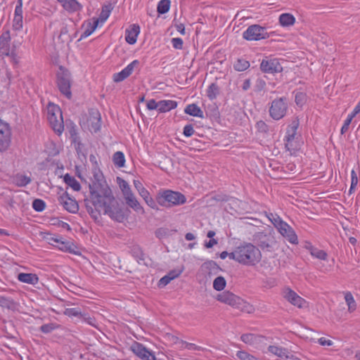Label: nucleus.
<instances>
[{"label":"nucleus","mask_w":360,"mask_h":360,"mask_svg":"<svg viewBox=\"0 0 360 360\" xmlns=\"http://www.w3.org/2000/svg\"><path fill=\"white\" fill-rule=\"evenodd\" d=\"M89 184V195L84 199L88 213L97 220L103 212L112 219L122 222L125 219L123 210L112 195V191L101 175H95Z\"/></svg>","instance_id":"obj_1"},{"label":"nucleus","mask_w":360,"mask_h":360,"mask_svg":"<svg viewBox=\"0 0 360 360\" xmlns=\"http://www.w3.org/2000/svg\"><path fill=\"white\" fill-rule=\"evenodd\" d=\"M22 1L18 0V4L15 6L14 18L13 20L12 29L11 31L7 30L2 33L0 36V57L11 56L13 62L15 64L20 63V57H17L15 53L12 51H9L8 41L11 39H14L21 33L22 27Z\"/></svg>","instance_id":"obj_2"},{"label":"nucleus","mask_w":360,"mask_h":360,"mask_svg":"<svg viewBox=\"0 0 360 360\" xmlns=\"http://www.w3.org/2000/svg\"><path fill=\"white\" fill-rule=\"evenodd\" d=\"M238 248L240 264L246 266H255L260 262L262 258L261 252L259 248L252 243H245Z\"/></svg>","instance_id":"obj_3"},{"label":"nucleus","mask_w":360,"mask_h":360,"mask_svg":"<svg viewBox=\"0 0 360 360\" xmlns=\"http://www.w3.org/2000/svg\"><path fill=\"white\" fill-rule=\"evenodd\" d=\"M158 203L166 207L183 205L186 202V197L179 192L166 190L160 192L156 197Z\"/></svg>","instance_id":"obj_4"},{"label":"nucleus","mask_w":360,"mask_h":360,"mask_svg":"<svg viewBox=\"0 0 360 360\" xmlns=\"http://www.w3.org/2000/svg\"><path fill=\"white\" fill-rule=\"evenodd\" d=\"M80 124L91 132L98 131L101 127V117L99 111L94 108L90 109L88 115L81 119Z\"/></svg>","instance_id":"obj_5"},{"label":"nucleus","mask_w":360,"mask_h":360,"mask_svg":"<svg viewBox=\"0 0 360 360\" xmlns=\"http://www.w3.org/2000/svg\"><path fill=\"white\" fill-rule=\"evenodd\" d=\"M57 84L61 94L70 99L72 96L70 75L68 70L62 66L59 68L57 72Z\"/></svg>","instance_id":"obj_6"},{"label":"nucleus","mask_w":360,"mask_h":360,"mask_svg":"<svg viewBox=\"0 0 360 360\" xmlns=\"http://www.w3.org/2000/svg\"><path fill=\"white\" fill-rule=\"evenodd\" d=\"M243 37L245 39L248 41H258L268 38L269 34L264 27H262L259 25H252L249 26L243 32Z\"/></svg>","instance_id":"obj_7"},{"label":"nucleus","mask_w":360,"mask_h":360,"mask_svg":"<svg viewBox=\"0 0 360 360\" xmlns=\"http://www.w3.org/2000/svg\"><path fill=\"white\" fill-rule=\"evenodd\" d=\"M287 109L286 98H277L272 101L269 108V114L274 120H278L285 116Z\"/></svg>","instance_id":"obj_8"},{"label":"nucleus","mask_w":360,"mask_h":360,"mask_svg":"<svg viewBox=\"0 0 360 360\" xmlns=\"http://www.w3.org/2000/svg\"><path fill=\"white\" fill-rule=\"evenodd\" d=\"M12 141V131L10 125L0 120V152L8 149Z\"/></svg>","instance_id":"obj_9"},{"label":"nucleus","mask_w":360,"mask_h":360,"mask_svg":"<svg viewBox=\"0 0 360 360\" xmlns=\"http://www.w3.org/2000/svg\"><path fill=\"white\" fill-rule=\"evenodd\" d=\"M260 69L265 73H277L283 70V67L276 58L263 60L260 64Z\"/></svg>","instance_id":"obj_10"},{"label":"nucleus","mask_w":360,"mask_h":360,"mask_svg":"<svg viewBox=\"0 0 360 360\" xmlns=\"http://www.w3.org/2000/svg\"><path fill=\"white\" fill-rule=\"evenodd\" d=\"M59 202L63 205L64 209L71 213H76L79 210L77 202L71 198L70 195L65 192L58 198Z\"/></svg>","instance_id":"obj_11"},{"label":"nucleus","mask_w":360,"mask_h":360,"mask_svg":"<svg viewBox=\"0 0 360 360\" xmlns=\"http://www.w3.org/2000/svg\"><path fill=\"white\" fill-rule=\"evenodd\" d=\"M255 240L259 247L262 250L270 251L272 248V245L274 243V238L270 235L264 233H258L255 236Z\"/></svg>","instance_id":"obj_12"},{"label":"nucleus","mask_w":360,"mask_h":360,"mask_svg":"<svg viewBox=\"0 0 360 360\" xmlns=\"http://www.w3.org/2000/svg\"><path fill=\"white\" fill-rule=\"evenodd\" d=\"M278 230L290 243L292 244H297L298 243L297 235L287 223L280 222V226L278 228Z\"/></svg>","instance_id":"obj_13"},{"label":"nucleus","mask_w":360,"mask_h":360,"mask_svg":"<svg viewBox=\"0 0 360 360\" xmlns=\"http://www.w3.org/2000/svg\"><path fill=\"white\" fill-rule=\"evenodd\" d=\"M284 297L292 304L299 308H303L306 304V301L290 288L285 290Z\"/></svg>","instance_id":"obj_14"},{"label":"nucleus","mask_w":360,"mask_h":360,"mask_svg":"<svg viewBox=\"0 0 360 360\" xmlns=\"http://www.w3.org/2000/svg\"><path fill=\"white\" fill-rule=\"evenodd\" d=\"M139 62L137 60L132 61L124 69L118 73L113 75V80L115 82H120L127 78L134 71V68L139 65Z\"/></svg>","instance_id":"obj_15"},{"label":"nucleus","mask_w":360,"mask_h":360,"mask_svg":"<svg viewBox=\"0 0 360 360\" xmlns=\"http://www.w3.org/2000/svg\"><path fill=\"white\" fill-rule=\"evenodd\" d=\"M239 298V297L229 291H224L219 294L217 297L218 301L229 304L234 308L236 307Z\"/></svg>","instance_id":"obj_16"},{"label":"nucleus","mask_w":360,"mask_h":360,"mask_svg":"<svg viewBox=\"0 0 360 360\" xmlns=\"http://www.w3.org/2000/svg\"><path fill=\"white\" fill-rule=\"evenodd\" d=\"M201 270L209 276L217 275L221 269L213 260H208L201 265Z\"/></svg>","instance_id":"obj_17"},{"label":"nucleus","mask_w":360,"mask_h":360,"mask_svg":"<svg viewBox=\"0 0 360 360\" xmlns=\"http://www.w3.org/2000/svg\"><path fill=\"white\" fill-rule=\"evenodd\" d=\"M47 119L54 131H56L58 134H60L63 131L64 124L62 114H60V115H57V117H53L52 115H49V117Z\"/></svg>","instance_id":"obj_18"},{"label":"nucleus","mask_w":360,"mask_h":360,"mask_svg":"<svg viewBox=\"0 0 360 360\" xmlns=\"http://www.w3.org/2000/svg\"><path fill=\"white\" fill-rule=\"evenodd\" d=\"M140 32V27L137 25H133L129 30H127L125 39L129 44H134L136 41V38Z\"/></svg>","instance_id":"obj_19"},{"label":"nucleus","mask_w":360,"mask_h":360,"mask_svg":"<svg viewBox=\"0 0 360 360\" xmlns=\"http://www.w3.org/2000/svg\"><path fill=\"white\" fill-rule=\"evenodd\" d=\"M69 12H76L82 8V5L76 0H57Z\"/></svg>","instance_id":"obj_20"},{"label":"nucleus","mask_w":360,"mask_h":360,"mask_svg":"<svg viewBox=\"0 0 360 360\" xmlns=\"http://www.w3.org/2000/svg\"><path fill=\"white\" fill-rule=\"evenodd\" d=\"M268 351L276 356H278L280 358H285L289 359L290 357V353L289 351L283 347L275 346V345H270L268 347Z\"/></svg>","instance_id":"obj_21"},{"label":"nucleus","mask_w":360,"mask_h":360,"mask_svg":"<svg viewBox=\"0 0 360 360\" xmlns=\"http://www.w3.org/2000/svg\"><path fill=\"white\" fill-rule=\"evenodd\" d=\"M177 106V103L174 101L163 100L158 102V112H165L172 109H174Z\"/></svg>","instance_id":"obj_22"},{"label":"nucleus","mask_w":360,"mask_h":360,"mask_svg":"<svg viewBox=\"0 0 360 360\" xmlns=\"http://www.w3.org/2000/svg\"><path fill=\"white\" fill-rule=\"evenodd\" d=\"M235 308L248 314H252L255 311V309L252 304L247 302L240 297L239 298V300L238 301Z\"/></svg>","instance_id":"obj_23"},{"label":"nucleus","mask_w":360,"mask_h":360,"mask_svg":"<svg viewBox=\"0 0 360 360\" xmlns=\"http://www.w3.org/2000/svg\"><path fill=\"white\" fill-rule=\"evenodd\" d=\"M261 336L256 335L252 333H245L243 334L240 336V340L245 344L250 345H254L262 340Z\"/></svg>","instance_id":"obj_24"},{"label":"nucleus","mask_w":360,"mask_h":360,"mask_svg":"<svg viewBox=\"0 0 360 360\" xmlns=\"http://www.w3.org/2000/svg\"><path fill=\"white\" fill-rule=\"evenodd\" d=\"M184 112L190 115L198 117H203V112L196 104H190L186 106Z\"/></svg>","instance_id":"obj_25"},{"label":"nucleus","mask_w":360,"mask_h":360,"mask_svg":"<svg viewBox=\"0 0 360 360\" xmlns=\"http://www.w3.org/2000/svg\"><path fill=\"white\" fill-rule=\"evenodd\" d=\"M279 22L283 27L291 26L295 24V18L290 13H283L279 16Z\"/></svg>","instance_id":"obj_26"},{"label":"nucleus","mask_w":360,"mask_h":360,"mask_svg":"<svg viewBox=\"0 0 360 360\" xmlns=\"http://www.w3.org/2000/svg\"><path fill=\"white\" fill-rule=\"evenodd\" d=\"M98 25V20H94L93 23H91V22H88L86 23L84 31L81 34L79 40L91 35L94 32V31L96 29Z\"/></svg>","instance_id":"obj_27"},{"label":"nucleus","mask_w":360,"mask_h":360,"mask_svg":"<svg viewBox=\"0 0 360 360\" xmlns=\"http://www.w3.org/2000/svg\"><path fill=\"white\" fill-rule=\"evenodd\" d=\"M125 201L127 205L134 210L136 212H141V213H143V208L141 206L134 195L125 200Z\"/></svg>","instance_id":"obj_28"},{"label":"nucleus","mask_w":360,"mask_h":360,"mask_svg":"<svg viewBox=\"0 0 360 360\" xmlns=\"http://www.w3.org/2000/svg\"><path fill=\"white\" fill-rule=\"evenodd\" d=\"M49 240V243L52 244L51 242H55L58 244V248L64 252H71L72 248L71 245L68 242L62 241L60 238H55L51 237Z\"/></svg>","instance_id":"obj_29"},{"label":"nucleus","mask_w":360,"mask_h":360,"mask_svg":"<svg viewBox=\"0 0 360 360\" xmlns=\"http://www.w3.org/2000/svg\"><path fill=\"white\" fill-rule=\"evenodd\" d=\"M64 181L74 191H78L80 190L81 186L79 183L75 179V177L70 176V174H67L64 176Z\"/></svg>","instance_id":"obj_30"},{"label":"nucleus","mask_w":360,"mask_h":360,"mask_svg":"<svg viewBox=\"0 0 360 360\" xmlns=\"http://www.w3.org/2000/svg\"><path fill=\"white\" fill-rule=\"evenodd\" d=\"M112 161L117 167H122L124 165L125 158L124 153L121 151H117L112 156Z\"/></svg>","instance_id":"obj_31"},{"label":"nucleus","mask_w":360,"mask_h":360,"mask_svg":"<svg viewBox=\"0 0 360 360\" xmlns=\"http://www.w3.org/2000/svg\"><path fill=\"white\" fill-rule=\"evenodd\" d=\"M309 250L310 251V254L313 257L321 260L327 259L328 255L324 250L317 249L313 246H310Z\"/></svg>","instance_id":"obj_32"},{"label":"nucleus","mask_w":360,"mask_h":360,"mask_svg":"<svg viewBox=\"0 0 360 360\" xmlns=\"http://www.w3.org/2000/svg\"><path fill=\"white\" fill-rule=\"evenodd\" d=\"M345 300L348 306V310L350 312L354 311L356 308V302L353 297V295L350 292H347L345 295Z\"/></svg>","instance_id":"obj_33"},{"label":"nucleus","mask_w":360,"mask_h":360,"mask_svg":"<svg viewBox=\"0 0 360 360\" xmlns=\"http://www.w3.org/2000/svg\"><path fill=\"white\" fill-rule=\"evenodd\" d=\"M131 350L138 357L143 353L146 352V348L141 343L134 342L130 347Z\"/></svg>","instance_id":"obj_34"},{"label":"nucleus","mask_w":360,"mask_h":360,"mask_svg":"<svg viewBox=\"0 0 360 360\" xmlns=\"http://www.w3.org/2000/svg\"><path fill=\"white\" fill-rule=\"evenodd\" d=\"M226 284V281L223 276L217 277L213 282V288L217 291L222 290Z\"/></svg>","instance_id":"obj_35"},{"label":"nucleus","mask_w":360,"mask_h":360,"mask_svg":"<svg viewBox=\"0 0 360 360\" xmlns=\"http://www.w3.org/2000/svg\"><path fill=\"white\" fill-rule=\"evenodd\" d=\"M170 7L169 0H161L158 4V12L160 14H165L168 12Z\"/></svg>","instance_id":"obj_36"},{"label":"nucleus","mask_w":360,"mask_h":360,"mask_svg":"<svg viewBox=\"0 0 360 360\" xmlns=\"http://www.w3.org/2000/svg\"><path fill=\"white\" fill-rule=\"evenodd\" d=\"M219 93V86L215 84L212 83L210 85L208 89H207V96L210 99L212 100L214 99L217 96Z\"/></svg>","instance_id":"obj_37"},{"label":"nucleus","mask_w":360,"mask_h":360,"mask_svg":"<svg viewBox=\"0 0 360 360\" xmlns=\"http://www.w3.org/2000/svg\"><path fill=\"white\" fill-rule=\"evenodd\" d=\"M234 69L237 71H244L250 67V63L244 59H238L233 65Z\"/></svg>","instance_id":"obj_38"},{"label":"nucleus","mask_w":360,"mask_h":360,"mask_svg":"<svg viewBox=\"0 0 360 360\" xmlns=\"http://www.w3.org/2000/svg\"><path fill=\"white\" fill-rule=\"evenodd\" d=\"M39 278L37 274L31 273H24V283L35 285L38 283Z\"/></svg>","instance_id":"obj_39"},{"label":"nucleus","mask_w":360,"mask_h":360,"mask_svg":"<svg viewBox=\"0 0 360 360\" xmlns=\"http://www.w3.org/2000/svg\"><path fill=\"white\" fill-rule=\"evenodd\" d=\"M134 185L135 188L139 192V195L143 198L144 197H147V195L149 194V192L143 186L141 182L139 180H134Z\"/></svg>","instance_id":"obj_40"},{"label":"nucleus","mask_w":360,"mask_h":360,"mask_svg":"<svg viewBox=\"0 0 360 360\" xmlns=\"http://www.w3.org/2000/svg\"><path fill=\"white\" fill-rule=\"evenodd\" d=\"M110 11H111V6L110 5L104 6L102 8V11L101 13L99 18L97 19V20H98V22L101 21V22H104L109 17Z\"/></svg>","instance_id":"obj_41"},{"label":"nucleus","mask_w":360,"mask_h":360,"mask_svg":"<svg viewBox=\"0 0 360 360\" xmlns=\"http://www.w3.org/2000/svg\"><path fill=\"white\" fill-rule=\"evenodd\" d=\"M54 113L56 114V115H60V114H62V112L58 105L49 103L47 106V118L49 117V115Z\"/></svg>","instance_id":"obj_42"},{"label":"nucleus","mask_w":360,"mask_h":360,"mask_svg":"<svg viewBox=\"0 0 360 360\" xmlns=\"http://www.w3.org/2000/svg\"><path fill=\"white\" fill-rule=\"evenodd\" d=\"M46 204L41 199H35L32 202V207L37 212H41L45 209Z\"/></svg>","instance_id":"obj_43"},{"label":"nucleus","mask_w":360,"mask_h":360,"mask_svg":"<svg viewBox=\"0 0 360 360\" xmlns=\"http://www.w3.org/2000/svg\"><path fill=\"white\" fill-rule=\"evenodd\" d=\"M64 314L68 316H76V317H82V314L80 310L77 308H68L65 310Z\"/></svg>","instance_id":"obj_44"},{"label":"nucleus","mask_w":360,"mask_h":360,"mask_svg":"<svg viewBox=\"0 0 360 360\" xmlns=\"http://www.w3.org/2000/svg\"><path fill=\"white\" fill-rule=\"evenodd\" d=\"M296 134H287L285 136V148L288 150L291 151L295 149L293 141Z\"/></svg>","instance_id":"obj_45"},{"label":"nucleus","mask_w":360,"mask_h":360,"mask_svg":"<svg viewBox=\"0 0 360 360\" xmlns=\"http://www.w3.org/2000/svg\"><path fill=\"white\" fill-rule=\"evenodd\" d=\"M236 356L240 360H257L255 356L245 351H238L236 354Z\"/></svg>","instance_id":"obj_46"},{"label":"nucleus","mask_w":360,"mask_h":360,"mask_svg":"<svg viewBox=\"0 0 360 360\" xmlns=\"http://www.w3.org/2000/svg\"><path fill=\"white\" fill-rule=\"evenodd\" d=\"M299 127V120L297 119L294 120L289 125L287 129V134H296L297 129Z\"/></svg>","instance_id":"obj_47"},{"label":"nucleus","mask_w":360,"mask_h":360,"mask_svg":"<svg viewBox=\"0 0 360 360\" xmlns=\"http://www.w3.org/2000/svg\"><path fill=\"white\" fill-rule=\"evenodd\" d=\"M58 327V325L56 323H50L47 324L42 325L40 327V330L41 332L44 333H49L51 331H53L54 329H56Z\"/></svg>","instance_id":"obj_48"},{"label":"nucleus","mask_w":360,"mask_h":360,"mask_svg":"<svg viewBox=\"0 0 360 360\" xmlns=\"http://www.w3.org/2000/svg\"><path fill=\"white\" fill-rule=\"evenodd\" d=\"M268 218L277 229L280 226V222H284L278 216L272 213L268 215Z\"/></svg>","instance_id":"obj_49"},{"label":"nucleus","mask_w":360,"mask_h":360,"mask_svg":"<svg viewBox=\"0 0 360 360\" xmlns=\"http://www.w3.org/2000/svg\"><path fill=\"white\" fill-rule=\"evenodd\" d=\"M184 271V268L174 269L170 271L166 276L170 278V280L172 281L174 278L179 277Z\"/></svg>","instance_id":"obj_50"},{"label":"nucleus","mask_w":360,"mask_h":360,"mask_svg":"<svg viewBox=\"0 0 360 360\" xmlns=\"http://www.w3.org/2000/svg\"><path fill=\"white\" fill-rule=\"evenodd\" d=\"M117 182L119 184V186L122 193L126 191H127V190L130 189V187H129V185L128 184V183L125 180L122 179V178L117 177Z\"/></svg>","instance_id":"obj_51"},{"label":"nucleus","mask_w":360,"mask_h":360,"mask_svg":"<svg viewBox=\"0 0 360 360\" xmlns=\"http://www.w3.org/2000/svg\"><path fill=\"white\" fill-rule=\"evenodd\" d=\"M142 360H156L155 354L146 349V352L143 353L139 356Z\"/></svg>","instance_id":"obj_52"},{"label":"nucleus","mask_w":360,"mask_h":360,"mask_svg":"<svg viewBox=\"0 0 360 360\" xmlns=\"http://www.w3.org/2000/svg\"><path fill=\"white\" fill-rule=\"evenodd\" d=\"M142 360H156L155 354L146 349V352L143 353L139 356Z\"/></svg>","instance_id":"obj_53"},{"label":"nucleus","mask_w":360,"mask_h":360,"mask_svg":"<svg viewBox=\"0 0 360 360\" xmlns=\"http://www.w3.org/2000/svg\"><path fill=\"white\" fill-rule=\"evenodd\" d=\"M266 86V82L264 79L259 78L257 79L255 85V90L256 91H261L264 90V87Z\"/></svg>","instance_id":"obj_54"},{"label":"nucleus","mask_w":360,"mask_h":360,"mask_svg":"<svg viewBox=\"0 0 360 360\" xmlns=\"http://www.w3.org/2000/svg\"><path fill=\"white\" fill-rule=\"evenodd\" d=\"M143 200L146 203L153 209L158 210V207L156 205L155 200L150 197V193L147 195V197H144Z\"/></svg>","instance_id":"obj_55"},{"label":"nucleus","mask_w":360,"mask_h":360,"mask_svg":"<svg viewBox=\"0 0 360 360\" xmlns=\"http://www.w3.org/2000/svg\"><path fill=\"white\" fill-rule=\"evenodd\" d=\"M354 117V116H352V115H349L347 120L345 121V123L343 126L341 128V134H345L349 129V126L352 120V119Z\"/></svg>","instance_id":"obj_56"},{"label":"nucleus","mask_w":360,"mask_h":360,"mask_svg":"<svg viewBox=\"0 0 360 360\" xmlns=\"http://www.w3.org/2000/svg\"><path fill=\"white\" fill-rule=\"evenodd\" d=\"M172 44L174 49H182L183 48V40L181 38L176 37L172 39Z\"/></svg>","instance_id":"obj_57"},{"label":"nucleus","mask_w":360,"mask_h":360,"mask_svg":"<svg viewBox=\"0 0 360 360\" xmlns=\"http://www.w3.org/2000/svg\"><path fill=\"white\" fill-rule=\"evenodd\" d=\"M68 33V28L66 27H63L60 30L58 38L60 39L63 41L68 40L69 37Z\"/></svg>","instance_id":"obj_58"},{"label":"nucleus","mask_w":360,"mask_h":360,"mask_svg":"<svg viewBox=\"0 0 360 360\" xmlns=\"http://www.w3.org/2000/svg\"><path fill=\"white\" fill-rule=\"evenodd\" d=\"M228 257L230 259H233V260L238 262V263H240L238 248L236 247L233 252L229 253Z\"/></svg>","instance_id":"obj_59"},{"label":"nucleus","mask_w":360,"mask_h":360,"mask_svg":"<svg viewBox=\"0 0 360 360\" xmlns=\"http://www.w3.org/2000/svg\"><path fill=\"white\" fill-rule=\"evenodd\" d=\"M147 108L150 110H157L158 111V102H156L154 99H150L147 102Z\"/></svg>","instance_id":"obj_60"},{"label":"nucleus","mask_w":360,"mask_h":360,"mask_svg":"<svg viewBox=\"0 0 360 360\" xmlns=\"http://www.w3.org/2000/svg\"><path fill=\"white\" fill-rule=\"evenodd\" d=\"M183 133L187 137L192 136L194 133V129H193L192 124L186 125L184 128Z\"/></svg>","instance_id":"obj_61"},{"label":"nucleus","mask_w":360,"mask_h":360,"mask_svg":"<svg viewBox=\"0 0 360 360\" xmlns=\"http://www.w3.org/2000/svg\"><path fill=\"white\" fill-rule=\"evenodd\" d=\"M305 100V95L303 93H297L295 96V102L297 105H302Z\"/></svg>","instance_id":"obj_62"},{"label":"nucleus","mask_w":360,"mask_h":360,"mask_svg":"<svg viewBox=\"0 0 360 360\" xmlns=\"http://www.w3.org/2000/svg\"><path fill=\"white\" fill-rule=\"evenodd\" d=\"M318 342L322 346H331L333 344L332 340L326 339V338L318 339Z\"/></svg>","instance_id":"obj_63"},{"label":"nucleus","mask_w":360,"mask_h":360,"mask_svg":"<svg viewBox=\"0 0 360 360\" xmlns=\"http://www.w3.org/2000/svg\"><path fill=\"white\" fill-rule=\"evenodd\" d=\"M171 281L170 278L167 276L166 275L163 276L158 283V286L160 288L165 287Z\"/></svg>","instance_id":"obj_64"}]
</instances>
